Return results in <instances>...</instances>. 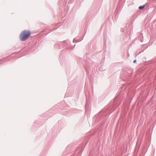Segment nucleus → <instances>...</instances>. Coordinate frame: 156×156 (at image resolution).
<instances>
[{"instance_id": "f257e3e1", "label": "nucleus", "mask_w": 156, "mask_h": 156, "mask_svg": "<svg viewBox=\"0 0 156 156\" xmlns=\"http://www.w3.org/2000/svg\"><path fill=\"white\" fill-rule=\"evenodd\" d=\"M30 31L24 30L21 32L20 36V39L21 41H24L27 39L30 36Z\"/></svg>"}, {"instance_id": "f03ea898", "label": "nucleus", "mask_w": 156, "mask_h": 156, "mask_svg": "<svg viewBox=\"0 0 156 156\" xmlns=\"http://www.w3.org/2000/svg\"><path fill=\"white\" fill-rule=\"evenodd\" d=\"M144 5H143V6H140L139 8V9H143L144 8Z\"/></svg>"}, {"instance_id": "7ed1b4c3", "label": "nucleus", "mask_w": 156, "mask_h": 156, "mask_svg": "<svg viewBox=\"0 0 156 156\" xmlns=\"http://www.w3.org/2000/svg\"><path fill=\"white\" fill-rule=\"evenodd\" d=\"M136 62V60H134L133 61V62H134V63H135Z\"/></svg>"}]
</instances>
